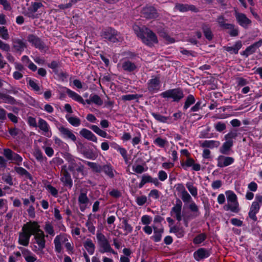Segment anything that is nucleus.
<instances>
[{
    "mask_svg": "<svg viewBox=\"0 0 262 262\" xmlns=\"http://www.w3.org/2000/svg\"><path fill=\"white\" fill-rule=\"evenodd\" d=\"M134 29L137 36L141 38L142 42L147 46L151 47L154 44L158 43V40L156 35L148 28L141 29L136 26Z\"/></svg>",
    "mask_w": 262,
    "mask_h": 262,
    "instance_id": "1",
    "label": "nucleus"
},
{
    "mask_svg": "<svg viewBox=\"0 0 262 262\" xmlns=\"http://www.w3.org/2000/svg\"><path fill=\"white\" fill-rule=\"evenodd\" d=\"M227 203L223 208L225 211H230L232 212L237 213L240 211L239 205L236 195L232 191L226 192Z\"/></svg>",
    "mask_w": 262,
    "mask_h": 262,
    "instance_id": "2",
    "label": "nucleus"
},
{
    "mask_svg": "<svg viewBox=\"0 0 262 262\" xmlns=\"http://www.w3.org/2000/svg\"><path fill=\"white\" fill-rule=\"evenodd\" d=\"M96 237L100 247L99 251L100 253L110 252L114 254H117L111 247L109 241L104 234L98 232L96 234Z\"/></svg>",
    "mask_w": 262,
    "mask_h": 262,
    "instance_id": "3",
    "label": "nucleus"
},
{
    "mask_svg": "<svg viewBox=\"0 0 262 262\" xmlns=\"http://www.w3.org/2000/svg\"><path fill=\"white\" fill-rule=\"evenodd\" d=\"M101 36L112 42H122L123 37L121 34L115 29L108 28L102 32Z\"/></svg>",
    "mask_w": 262,
    "mask_h": 262,
    "instance_id": "4",
    "label": "nucleus"
},
{
    "mask_svg": "<svg viewBox=\"0 0 262 262\" xmlns=\"http://www.w3.org/2000/svg\"><path fill=\"white\" fill-rule=\"evenodd\" d=\"M261 205L262 195L260 194L256 195L255 201L252 202L248 213L249 217L254 222H256L257 220L256 214L259 212L260 205Z\"/></svg>",
    "mask_w": 262,
    "mask_h": 262,
    "instance_id": "5",
    "label": "nucleus"
},
{
    "mask_svg": "<svg viewBox=\"0 0 262 262\" xmlns=\"http://www.w3.org/2000/svg\"><path fill=\"white\" fill-rule=\"evenodd\" d=\"M181 198L184 203H190L188 207L193 213L192 216L193 217H196L200 215L199 206L192 200L191 196L187 191L181 195Z\"/></svg>",
    "mask_w": 262,
    "mask_h": 262,
    "instance_id": "6",
    "label": "nucleus"
},
{
    "mask_svg": "<svg viewBox=\"0 0 262 262\" xmlns=\"http://www.w3.org/2000/svg\"><path fill=\"white\" fill-rule=\"evenodd\" d=\"M164 98H172L173 101L178 102L184 97L183 91L178 88L166 91L161 94Z\"/></svg>",
    "mask_w": 262,
    "mask_h": 262,
    "instance_id": "7",
    "label": "nucleus"
},
{
    "mask_svg": "<svg viewBox=\"0 0 262 262\" xmlns=\"http://www.w3.org/2000/svg\"><path fill=\"white\" fill-rule=\"evenodd\" d=\"M27 39L32 46L41 51L46 52L48 50V48L45 43L38 37L33 34L29 35Z\"/></svg>",
    "mask_w": 262,
    "mask_h": 262,
    "instance_id": "8",
    "label": "nucleus"
},
{
    "mask_svg": "<svg viewBox=\"0 0 262 262\" xmlns=\"http://www.w3.org/2000/svg\"><path fill=\"white\" fill-rule=\"evenodd\" d=\"M68 169L72 172L74 178L79 179V174L82 178L84 176V166L80 162H75L73 164L69 165Z\"/></svg>",
    "mask_w": 262,
    "mask_h": 262,
    "instance_id": "9",
    "label": "nucleus"
},
{
    "mask_svg": "<svg viewBox=\"0 0 262 262\" xmlns=\"http://www.w3.org/2000/svg\"><path fill=\"white\" fill-rule=\"evenodd\" d=\"M3 155L8 160L13 161L18 165H20L23 161L20 156L9 148L4 149Z\"/></svg>",
    "mask_w": 262,
    "mask_h": 262,
    "instance_id": "10",
    "label": "nucleus"
},
{
    "mask_svg": "<svg viewBox=\"0 0 262 262\" xmlns=\"http://www.w3.org/2000/svg\"><path fill=\"white\" fill-rule=\"evenodd\" d=\"M60 181L63 183L64 186L71 188L73 186V181L71 174L68 172L67 166L61 167Z\"/></svg>",
    "mask_w": 262,
    "mask_h": 262,
    "instance_id": "11",
    "label": "nucleus"
},
{
    "mask_svg": "<svg viewBox=\"0 0 262 262\" xmlns=\"http://www.w3.org/2000/svg\"><path fill=\"white\" fill-rule=\"evenodd\" d=\"M182 207V202L179 199L176 200V204L171 208L170 214L171 216H174L178 222L182 220L181 210Z\"/></svg>",
    "mask_w": 262,
    "mask_h": 262,
    "instance_id": "12",
    "label": "nucleus"
},
{
    "mask_svg": "<svg viewBox=\"0 0 262 262\" xmlns=\"http://www.w3.org/2000/svg\"><path fill=\"white\" fill-rule=\"evenodd\" d=\"M160 80L158 77H152L147 83V89L149 92L157 93L160 89Z\"/></svg>",
    "mask_w": 262,
    "mask_h": 262,
    "instance_id": "13",
    "label": "nucleus"
},
{
    "mask_svg": "<svg viewBox=\"0 0 262 262\" xmlns=\"http://www.w3.org/2000/svg\"><path fill=\"white\" fill-rule=\"evenodd\" d=\"M22 228L25 229L28 234H30V236L35 235L36 233L41 231L39 226L35 222L27 223L23 226Z\"/></svg>",
    "mask_w": 262,
    "mask_h": 262,
    "instance_id": "14",
    "label": "nucleus"
},
{
    "mask_svg": "<svg viewBox=\"0 0 262 262\" xmlns=\"http://www.w3.org/2000/svg\"><path fill=\"white\" fill-rule=\"evenodd\" d=\"M217 166L219 167H225L232 164L234 162V159L231 157L223 155L219 156L217 158Z\"/></svg>",
    "mask_w": 262,
    "mask_h": 262,
    "instance_id": "15",
    "label": "nucleus"
},
{
    "mask_svg": "<svg viewBox=\"0 0 262 262\" xmlns=\"http://www.w3.org/2000/svg\"><path fill=\"white\" fill-rule=\"evenodd\" d=\"M67 94L69 95V96L76 101L77 102L80 103L83 105L86 103L88 104H90L92 103V101H91V96H90V98L89 99H86L85 101L83 100L82 97L75 93L74 91L68 89L66 91Z\"/></svg>",
    "mask_w": 262,
    "mask_h": 262,
    "instance_id": "16",
    "label": "nucleus"
},
{
    "mask_svg": "<svg viewBox=\"0 0 262 262\" xmlns=\"http://www.w3.org/2000/svg\"><path fill=\"white\" fill-rule=\"evenodd\" d=\"M235 16L238 23L244 28H247L251 23V21L244 13L235 11Z\"/></svg>",
    "mask_w": 262,
    "mask_h": 262,
    "instance_id": "17",
    "label": "nucleus"
},
{
    "mask_svg": "<svg viewBox=\"0 0 262 262\" xmlns=\"http://www.w3.org/2000/svg\"><path fill=\"white\" fill-rule=\"evenodd\" d=\"M262 46V39H260L258 41H256L248 47L245 51H244L241 54L247 57L249 55H251L256 50Z\"/></svg>",
    "mask_w": 262,
    "mask_h": 262,
    "instance_id": "18",
    "label": "nucleus"
},
{
    "mask_svg": "<svg viewBox=\"0 0 262 262\" xmlns=\"http://www.w3.org/2000/svg\"><path fill=\"white\" fill-rule=\"evenodd\" d=\"M12 48L15 52L21 53L27 48L26 42L23 39L15 38L12 40Z\"/></svg>",
    "mask_w": 262,
    "mask_h": 262,
    "instance_id": "19",
    "label": "nucleus"
},
{
    "mask_svg": "<svg viewBox=\"0 0 262 262\" xmlns=\"http://www.w3.org/2000/svg\"><path fill=\"white\" fill-rule=\"evenodd\" d=\"M174 9L178 10L181 12H185L188 11H191L195 12H198V9L194 5L183 4L178 3L175 5Z\"/></svg>",
    "mask_w": 262,
    "mask_h": 262,
    "instance_id": "20",
    "label": "nucleus"
},
{
    "mask_svg": "<svg viewBox=\"0 0 262 262\" xmlns=\"http://www.w3.org/2000/svg\"><path fill=\"white\" fill-rule=\"evenodd\" d=\"M142 14L146 18L151 19L158 17V13L156 9L152 6L146 7L142 11Z\"/></svg>",
    "mask_w": 262,
    "mask_h": 262,
    "instance_id": "21",
    "label": "nucleus"
},
{
    "mask_svg": "<svg viewBox=\"0 0 262 262\" xmlns=\"http://www.w3.org/2000/svg\"><path fill=\"white\" fill-rule=\"evenodd\" d=\"M210 255V251L203 248H199L193 253V256L197 261H200L203 259L207 258Z\"/></svg>",
    "mask_w": 262,
    "mask_h": 262,
    "instance_id": "22",
    "label": "nucleus"
},
{
    "mask_svg": "<svg viewBox=\"0 0 262 262\" xmlns=\"http://www.w3.org/2000/svg\"><path fill=\"white\" fill-rule=\"evenodd\" d=\"M58 130L63 138L70 139L73 142L76 140V136L69 128L61 126L58 127Z\"/></svg>",
    "mask_w": 262,
    "mask_h": 262,
    "instance_id": "23",
    "label": "nucleus"
},
{
    "mask_svg": "<svg viewBox=\"0 0 262 262\" xmlns=\"http://www.w3.org/2000/svg\"><path fill=\"white\" fill-rule=\"evenodd\" d=\"M31 236L25 229H22V232L19 234L18 243L24 246H27L29 245Z\"/></svg>",
    "mask_w": 262,
    "mask_h": 262,
    "instance_id": "24",
    "label": "nucleus"
},
{
    "mask_svg": "<svg viewBox=\"0 0 262 262\" xmlns=\"http://www.w3.org/2000/svg\"><path fill=\"white\" fill-rule=\"evenodd\" d=\"M37 126L43 132V135L45 136L49 137L51 135V133L49 131V125L43 119L39 118Z\"/></svg>",
    "mask_w": 262,
    "mask_h": 262,
    "instance_id": "25",
    "label": "nucleus"
},
{
    "mask_svg": "<svg viewBox=\"0 0 262 262\" xmlns=\"http://www.w3.org/2000/svg\"><path fill=\"white\" fill-rule=\"evenodd\" d=\"M80 209L81 211H84L86 208V205L89 202L86 194L84 192H81L78 199Z\"/></svg>",
    "mask_w": 262,
    "mask_h": 262,
    "instance_id": "26",
    "label": "nucleus"
},
{
    "mask_svg": "<svg viewBox=\"0 0 262 262\" xmlns=\"http://www.w3.org/2000/svg\"><path fill=\"white\" fill-rule=\"evenodd\" d=\"M34 238L36 243L39 246V249L42 250L45 247L46 243L43 232L41 230L40 232L36 233L35 235H34Z\"/></svg>",
    "mask_w": 262,
    "mask_h": 262,
    "instance_id": "27",
    "label": "nucleus"
},
{
    "mask_svg": "<svg viewBox=\"0 0 262 262\" xmlns=\"http://www.w3.org/2000/svg\"><path fill=\"white\" fill-rule=\"evenodd\" d=\"M201 29L205 38L208 40H211L213 37V34L211 29L210 26L207 23H203Z\"/></svg>",
    "mask_w": 262,
    "mask_h": 262,
    "instance_id": "28",
    "label": "nucleus"
},
{
    "mask_svg": "<svg viewBox=\"0 0 262 262\" xmlns=\"http://www.w3.org/2000/svg\"><path fill=\"white\" fill-rule=\"evenodd\" d=\"M80 135L85 139L92 141L94 142H97V138L96 136L90 130L82 128L80 131Z\"/></svg>",
    "mask_w": 262,
    "mask_h": 262,
    "instance_id": "29",
    "label": "nucleus"
},
{
    "mask_svg": "<svg viewBox=\"0 0 262 262\" xmlns=\"http://www.w3.org/2000/svg\"><path fill=\"white\" fill-rule=\"evenodd\" d=\"M122 69L127 72H132L136 70L137 67L136 64L128 60H125L122 62Z\"/></svg>",
    "mask_w": 262,
    "mask_h": 262,
    "instance_id": "30",
    "label": "nucleus"
},
{
    "mask_svg": "<svg viewBox=\"0 0 262 262\" xmlns=\"http://www.w3.org/2000/svg\"><path fill=\"white\" fill-rule=\"evenodd\" d=\"M233 141L226 140L220 148V152L223 155H229L233 146Z\"/></svg>",
    "mask_w": 262,
    "mask_h": 262,
    "instance_id": "31",
    "label": "nucleus"
},
{
    "mask_svg": "<svg viewBox=\"0 0 262 262\" xmlns=\"http://www.w3.org/2000/svg\"><path fill=\"white\" fill-rule=\"evenodd\" d=\"M220 145V142L216 140H205L200 143V146L203 148H217Z\"/></svg>",
    "mask_w": 262,
    "mask_h": 262,
    "instance_id": "32",
    "label": "nucleus"
},
{
    "mask_svg": "<svg viewBox=\"0 0 262 262\" xmlns=\"http://www.w3.org/2000/svg\"><path fill=\"white\" fill-rule=\"evenodd\" d=\"M227 20L223 15H220L216 18V22L222 29H229L232 27V24L227 23Z\"/></svg>",
    "mask_w": 262,
    "mask_h": 262,
    "instance_id": "33",
    "label": "nucleus"
},
{
    "mask_svg": "<svg viewBox=\"0 0 262 262\" xmlns=\"http://www.w3.org/2000/svg\"><path fill=\"white\" fill-rule=\"evenodd\" d=\"M242 47V43L241 41H237L235 43L232 47H224V49L230 54H237L238 51L241 49Z\"/></svg>",
    "mask_w": 262,
    "mask_h": 262,
    "instance_id": "34",
    "label": "nucleus"
},
{
    "mask_svg": "<svg viewBox=\"0 0 262 262\" xmlns=\"http://www.w3.org/2000/svg\"><path fill=\"white\" fill-rule=\"evenodd\" d=\"M83 246L90 254L92 255L94 253L95 246L91 239H86L83 243Z\"/></svg>",
    "mask_w": 262,
    "mask_h": 262,
    "instance_id": "35",
    "label": "nucleus"
},
{
    "mask_svg": "<svg viewBox=\"0 0 262 262\" xmlns=\"http://www.w3.org/2000/svg\"><path fill=\"white\" fill-rule=\"evenodd\" d=\"M66 118L69 123L73 126L78 127L81 124V120L76 116L66 115Z\"/></svg>",
    "mask_w": 262,
    "mask_h": 262,
    "instance_id": "36",
    "label": "nucleus"
},
{
    "mask_svg": "<svg viewBox=\"0 0 262 262\" xmlns=\"http://www.w3.org/2000/svg\"><path fill=\"white\" fill-rule=\"evenodd\" d=\"M0 99L2 100L3 102L10 104H14L16 103V100L12 96L0 92Z\"/></svg>",
    "mask_w": 262,
    "mask_h": 262,
    "instance_id": "37",
    "label": "nucleus"
},
{
    "mask_svg": "<svg viewBox=\"0 0 262 262\" xmlns=\"http://www.w3.org/2000/svg\"><path fill=\"white\" fill-rule=\"evenodd\" d=\"M151 114L157 121L160 122L168 123H171V122L169 121L170 120L169 117H165L154 112L151 113Z\"/></svg>",
    "mask_w": 262,
    "mask_h": 262,
    "instance_id": "38",
    "label": "nucleus"
},
{
    "mask_svg": "<svg viewBox=\"0 0 262 262\" xmlns=\"http://www.w3.org/2000/svg\"><path fill=\"white\" fill-rule=\"evenodd\" d=\"M154 234L151 237L155 242H159L161 240L162 234L163 232V229H158L154 227Z\"/></svg>",
    "mask_w": 262,
    "mask_h": 262,
    "instance_id": "39",
    "label": "nucleus"
},
{
    "mask_svg": "<svg viewBox=\"0 0 262 262\" xmlns=\"http://www.w3.org/2000/svg\"><path fill=\"white\" fill-rule=\"evenodd\" d=\"M169 232L170 233H174L176 235V236L181 238L184 236V231L182 228H180L177 226H173L170 228Z\"/></svg>",
    "mask_w": 262,
    "mask_h": 262,
    "instance_id": "40",
    "label": "nucleus"
},
{
    "mask_svg": "<svg viewBox=\"0 0 262 262\" xmlns=\"http://www.w3.org/2000/svg\"><path fill=\"white\" fill-rule=\"evenodd\" d=\"M102 171H103L110 178H113L114 177L113 168L110 164L102 166Z\"/></svg>",
    "mask_w": 262,
    "mask_h": 262,
    "instance_id": "41",
    "label": "nucleus"
},
{
    "mask_svg": "<svg viewBox=\"0 0 262 262\" xmlns=\"http://www.w3.org/2000/svg\"><path fill=\"white\" fill-rule=\"evenodd\" d=\"M14 169L15 171L20 176H24L26 178L31 180L32 177L31 174L25 168L21 167H15Z\"/></svg>",
    "mask_w": 262,
    "mask_h": 262,
    "instance_id": "42",
    "label": "nucleus"
},
{
    "mask_svg": "<svg viewBox=\"0 0 262 262\" xmlns=\"http://www.w3.org/2000/svg\"><path fill=\"white\" fill-rule=\"evenodd\" d=\"M90 128L95 133L103 138H107V134L106 132L101 129L98 126L95 125H91Z\"/></svg>",
    "mask_w": 262,
    "mask_h": 262,
    "instance_id": "43",
    "label": "nucleus"
},
{
    "mask_svg": "<svg viewBox=\"0 0 262 262\" xmlns=\"http://www.w3.org/2000/svg\"><path fill=\"white\" fill-rule=\"evenodd\" d=\"M195 98L192 95H189L187 97L183 106L184 110H187L190 105L195 103Z\"/></svg>",
    "mask_w": 262,
    "mask_h": 262,
    "instance_id": "44",
    "label": "nucleus"
},
{
    "mask_svg": "<svg viewBox=\"0 0 262 262\" xmlns=\"http://www.w3.org/2000/svg\"><path fill=\"white\" fill-rule=\"evenodd\" d=\"M186 186L191 194L194 198L198 195V189L196 187L194 186L192 183L190 182H187L186 184Z\"/></svg>",
    "mask_w": 262,
    "mask_h": 262,
    "instance_id": "45",
    "label": "nucleus"
},
{
    "mask_svg": "<svg viewBox=\"0 0 262 262\" xmlns=\"http://www.w3.org/2000/svg\"><path fill=\"white\" fill-rule=\"evenodd\" d=\"M238 136V133L236 129H233L230 131L227 134H226L224 138L226 140L233 141L232 139H236Z\"/></svg>",
    "mask_w": 262,
    "mask_h": 262,
    "instance_id": "46",
    "label": "nucleus"
},
{
    "mask_svg": "<svg viewBox=\"0 0 262 262\" xmlns=\"http://www.w3.org/2000/svg\"><path fill=\"white\" fill-rule=\"evenodd\" d=\"M122 223L124 225L123 229L125 231L124 235H126L128 233H131L133 231V227L128 223L127 220L126 219L123 218Z\"/></svg>",
    "mask_w": 262,
    "mask_h": 262,
    "instance_id": "47",
    "label": "nucleus"
},
{
    "mask_svg": "<svg viewBox=\"0 0 262 262\" xmlns=\"http://www.w3.org/2000/svg\"><path fill=\"white\" fill-rule=\"evenodd\" d=\"M87 164L95 172H101L102 171V166L96 163L87 162Z\"/></svg>",
    "mask_w": 262,
    "mask_h": 262,
    "instance_id": "48",
    "label": "nucleus"
},
{
    "mask_svg": "<svg viewBox=\"0 0 262 262\" xmlns=\"http://www.w3.org/2000/svg\"><path fill=\"white\" fill-rule=\"evenodd\" d=\"M91 101L92 103H94L97 105H101L103 104V101L101 98L96 94H92L90 95Z\"/></svg>",
    "mask_w": 262,
    "mask_h": 262,
    "instance_id": "49",
    "label": "nucleus"
},
{
    "mask_svg": "<svg viewBox=\"0 0 262 262\" xmlns=\"http://www.w3.org/2000/svg\"><path fill=\"white\" fill-rule=\"evenodd\" d=\"M44 229L49 234L52 236H54L55 235L53 226L50 222H46Z\"/></svg>",
    "mask_w": 262,
    "mask_h": 262,
    "instance_id": "50",
    "label": "nucleus"
},
{
    "mask_svg": "<svg viewBox=\"0 0 262 262\" xmlns=\"http://www.w3.org/2000/svg\"><path fill=\"white\" fill-rule=\"evenodd\" d=\"M154 143L160 147L163 148L167 144L168 142L166 139L158 137L154 141Z\"/></svg>",
    "mask_w": 262,
    "mask_h": 262,
    "instance_id": "51",
    "label": "nucleus"
},
{
    "mask_svg": "<svg viewBox=\"0 0 262 262\" xmlns=\"http://www.w3.org/2000/svg\"><path fill=\"white\" fill-rule=\"evenodd\" d=\"M0 37L5 40L9 38L8 30L5 27H0Z\"/></svg>",
    "mask_w": 262,
    "mask_h": 262,
    "instance_id": "52",
    "label": "nucleus"
},
{
    "mask_svg": "<svg viewBox=\"0 0 262 262\" xmlns=\"http://www.w3.org/2000/svg\"><path fill=\"white\" fill-rule=\"evenodd\" d=\"M206 238V235L204 233H201L198 235L194 239L193 243L194 244H199L202 243Z\"/></svg>",
    "mask_w": 262,
    "mask_h": 262,
    "instance_id": "53",
    "label": "nucleus"
},
{
    "mask_svg": "<svg viewBox=\"0 0 262 262\" xmlns=\"http://www.w3.org/2000/svg\"><path fill=\"white\" fill-rule=\"evenodd\" d=\"M194 163V160L189 157L187 159L186 161L184 163H181V166L184 169L186 170L188 167L192 166Z\"/></svg>",
    "mask_w": 262,
    "mask_h": 262,
    "instance_id": "54",
    "label": "nucleus"
},
{
    "mask_svg": "<svg viewBox=\"0 0 262 262\" xmlns=\"http://www.w3.org/2000/svg\"><path fill=\"white\" fill-rule=\"evenodd\" d=\"M28 83L31 88L35 92H40V88L38 85V84L34 81L32 80L31 79H29Z\"/></svg>",
    "mask_w": 262,
    "mask_h": 262,
    "instance_id": "55",
    "label": "nucleus"
},
{
    "mask_svg": "<svg viewBox=\"0 0 262 262\" xmlns=\"http://www.w3.org/2000/svg\"><path fill=\"white\" fill-rule=\"evenodd\" d=\"M215 130L219 132H222L226 128V125L225 123L218 122L214 124Z\"/></svg>",
    "mask_w": 262,
    "mask_h": 262,
    "instance_id": "56",
    "label": "nucleus"
},
{
    "mask_svg": "<svg viewBox=\"0 0 262 262\" xmlns=\"http://www.w3.org/2000/svg\"><path fill=\"white\" fill-rule=\"evenodd\" d=\"M54 243L55 244V251L58 253H60L62 250V246L61 242L59 240V237H55Z\"/></svg>",
    "mask_w": 262,
    "mask_h": 262,
    "instance_id": "57",
    "label": "nucleus"
},
{
    "mask_svg": "<svg viewBox=\"0 0 262 262\" xmlns=\"http://www.w3.org/2000/svg\"><path fill=\"white\" fill-rule=\"evenodd\" d=\"M139 98L138 95L136 94H128L125 95H123L122 96V100L124 101H130L132 100H135L138 99Z\"/></svg>",
    "mask_w": 262,
    "mask_h": 262,
    "instance_id": "58",
    "label": "nucleus"
},
{
    "mask_svg": "<svg viewBox=\"0 0 262 262\" xmlns=\"http://www.w3.org/2000/svg\"><path fill=\"white\" fill-rule=\"evenodd\" d=\"M47 190L54 196L56 197L58 194V190L51 185H48L46 187Z\"/></svg>",
    "mask_w": 262,
    "mask_h": 262,
    "instance_id": "59",
    "label": "nucleus"
},
{
    "mask_svg": "<svg viewBox=\"0 0 262 262\" xmlns=\"http://www.w3.org/2000/svg\"><path fill=\"white\" fill-rule=\"evenodd\" d=\"M136 201L139 206L143 205L147 201V197L145 195H142L136 198Z\"/></svg>",
    "mask_w": 262,
    "mask_h": 262,
    "instance_id": "60",
    "label": "nucleus"
},
{
    "mask_svg": "<svg viewBox=\"0 0 262 262\" xmlns=\"http://www.w3.org/2000/svg\"><path fill=\"white\" fill-rule=\"evenodd\" d=\"M42 6V4L41 3L35 2L32 4V7L29 8V10H30L32 13H35Z\"/></svg>",
    "mask_w": 262,
    "mask_h": 262,
    "instance_id": "61",
    "label": "nucleus"
},
{
    "mask_svg": "<svg viewBox=\"0 0 262 262\" xmlns=\"http://www.w3.org/2000/svg\"><path fill=\"white\" fill-rule=\"evenodd\" d=\"M85 225L86 227L88 228V230L89 232L92 233V234H94L95 232V227L93 225L92 222L91 221V220H88L87 222H86Z\"/></svg>",
    "mask_w": 262,
    "mask_h": 262,
    "instance_id": "62",
    "label": "nucleus"
},
{
    "mask_svg": "<svg viewBox=\"0 0 262 262\" xmlns=\"http://www.w3.org/2000/svg\"><path fill=\"white\" fill-rule=\"evenodd\" d=\"M148 197L152 198L155 199H158L160 197V192L157 189H152L148 194Z\"/></svg>",
    "mask_w": 262,
    "mask_h": 262,
    "instance_id": "63",
    "label": "nucleus"
},
{
    "mask_svg": "<svg viewBox=\"0 0 262 262\" xmlns=\"http://www.w3.org/2000/svg\"><path fill=\"white\" fill-rule=\"evenodd\" d=\"M34 156L38 161H42L43 160V155L39 149H35L34 152Z\"/></svg>",
    "mask_w": 262,
    "mask_h": 262,
    "instance_id": "64",
    "label": "nucleus"
}]
</instances>
